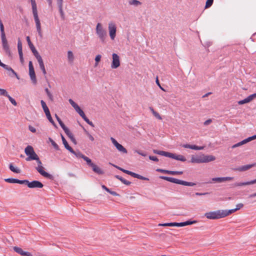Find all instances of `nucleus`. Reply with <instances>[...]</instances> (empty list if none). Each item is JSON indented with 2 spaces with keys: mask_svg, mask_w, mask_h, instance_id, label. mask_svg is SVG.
Here are the masks:
<instances>
[{
  "mask_svg": "<svg viewBox=\"0 0 256 256\" xmlns=\"http://www.w3.org/2000/svg\"><path fill=\"white\" fill-rule=\"evenodd\" d=\"M82 159L85 160L86 163H87V164L88 166H90L92 167L94 164L92 163V160L88 158V157L86 156H84V158H82Z\"/></svg>",
  "mask_w": 256,
  "mask_h": 256,
  "instance_id": "33",
  "label": "nucleus"
},
{
  "mask_svg": "<svg viewBox=\"0 0 256 256\" xmlns=\"http://www.w3.org/2000/svg\"><path fill=\"white\" fill-rule=\"evenodd\" d=\"M84 130L86 134L88 136L90 140L92 142H94V136L86 130L84 129Z\"/></svg>",
  "mask_w": 256,
  "mask_h": 256,
  "instance_id": "41",
  "label": "nucleus"
},
{
  "mask_svg": "<svg viewBox=\"0 0 256 256\" xmlns=\"http://www.w3.org/2000/svg\"><path fill=\"white\" fill-rule=\"evenodd\" d=\"M28 180H20L17 179L16 184H26L28 186Z\"/></svg>",
  "mask_w": 256,
  "mask_h": 256,
  "instance_id": "46",
  "label": "nucleus"
},
{
  "mask_svg": "<svg viewBox=\"0 0 256 256\" xmlns=\"http://www.w3.org/2000/svg\"><path fill=\"white\" fill-rule=\"evenodd\" d=\"M153 152L155 154H159L160 156H164L166 157L170 158L176 160H180L182 162H185L186 160V158L181 154L176 155L174 154L169 152H168L158 150H154Z\"/></svg>",
  "mask_w": 256,
  "mask_h": 256,
  "instance_id": "3",
  "label": "nucleus"
},
{
  "mask_svg": "<svg viewBox=\"0 0 256 256\" xmlns=\"http://www.w3.org/2000/svg\"><path fill=\"white\" fill-rule=\"evenodd\" d=\"M234 179L232 177H220V178H212L211 180L207 182L208 184H212V182H226V180H231Z\"/></svg>",
  "mask_w": 256,
  "mask_h": 256,
  "instance_id": "14",
  "label": "nucleus"
},
{
  "mask_svg": "<svg viewBox=\"0 0 256 256\" xmlns=\"http://www.w3.org/2000/svg\"><path fill=\"white\" fill-rule=\"evenodd\" d=\"M32 52L33 53L34 55L35 56L36 58L37 59L38 62L42 60V58L37 50L34 48V49H32L31 50Z\"/></svg>",
  "mask_w": 256,
  "mask_h": 256,
  "instance_id": "28",
  "label": "nucleus"
},
{
  "mask_svg": "<svg viewBox=\"0 0 256 256\" xmlns=\"http://www.w3.org/2000/svg\"><path fill=\"white\" fill-rule=\"evenodd\" d=\"M28 68H29V74L30 78L31 80H32L33 84H36V79L35 74L34 68L32 65V61H30L28 62Z\"/></svg>",
  "mask_w": 256,
  "mask_h": 256,
  "instance_id": "10",
  "label": "nucleus"
},
{
  "mask_svg": "<svg viewBox=\"0 0 256 256\" xmlns=\"http://www.w3.org/2000/svg\"><path fill=\"white\" fill-rule=\"evenodd\" d=\"M18 53L22 52V43L20 39L18 42Z\"/></svg>",
  "mask_w": 256,
  "mask_h": 256,
  "instance_id": "40",
  "label": "nucleus"
},
{
  "mask_svg": "<svg viewBox=\"0 0 256 256\" xmlns=\"http://www.w3.org/2000/svg\"><path fill=\"white\" fill-rule=\"evenodd\" d=\"M68 102L76 112L81 110L80 107L72 99H69Z\"/></svg>",
  "mask_w": 256,
  "mask_h": 256,
  "instance_id": "24",
  "label": "nucleus"
},
{
  "mask_svg": "<svg viewBox=\"0 0 256 256\" xmlns=\"http://www.w3.org/2000/svg\"><path fill=\"white\" fill-rule=\"evenodd\" d=\"M68 58L69 62H72L74 59L73 53L72 51H68Z\"/></svg>",
  "mask_w": 256,
  "mask_h": 256,
  "instance_id": "37",
  "label": "nucleus"
},
{
  "mask_svg": "<svg viewBox=\"0 0 256 256\" xmlns=\"http://www.w3.org/2000/svg\"><path fill=\"white\" fill-rule=\"evenodd\" d=\"M182 146L186 148H190L194 150H202L204 149V146H198L196 145H191L189 144H184Z\"/></svg>",
  "mask_w": 256,
  "mask_h": 256,
  "instance_id": "20",
  "label": "nucleus"
},
{
  "mask_svg": "<svg viewBox=\"0 0 256 256\" xmlns=\"http://www.w3.org/2000/svg\"><path fill=\"white\" fill-rule=\"evenodd\" d=\"M115 178L120 180L126 186H129L131 184V182L126 180L124 179L122 176L118 175L115 176Z\"/></svg>",
  "mask_w": 256,
  "mask_h": 256,
  "instance_id": "27",
  "label": "nucleus"
},
{
  "mask_svg": "<svg viewBox=\"0 0 256 256\" xmlns=\"http://www.w3.org/2000/svg\"><path fill=\"white\" fill-rule=\"evenodd\" d=\"M18 54L20 56V62L22 64H23L24 62V58H23V54H22V52L18 53Z\"/></svg>",
  "mask_w": 256,
  "mask_h": 256,
  "instance_id": "62",
  "label": "nucleus"
},
{
  "mask_svg": "<svg viewBox=\"0 0 256 256\" xmlns=\"http://www.w3.org/2000/svg\"><path fill=\"white\" fill-rule=\"evenodd\" d=\"M56 116V120H58V122L60 126H61V128H62V130H64V129H65L67 127L63 123V122L62 121V120H60V118L58 116L57 114H56L55 115Z\"/></svg>",
  "mask_w": 256,
  "mask_h": 256,
  "instance_id": "35",
  "label": "nucleus"
},
{
  "mask_svg": "<svg viewBox=\"0 0 256 256\" xmlns=\"http://www.w3.org/2000/svg\"><path fill=\"white\" fill-rule=\"evenodd\" d=\"M77 112L80 115V116L82 118H84V116H86L84 112H83V110L82 109L80 111L78 112Z\"/></svg>",
  "mask_w": 256,
  "mask_h": 256,
  "instance_id": "63",
  "label": "nucleus"
},
{
  "mask_svg": "<svg viewBox=\"0 0 256 256\" xmlns=\"http://www.w3.org/2000/svg\"><path fill=\"white\" fill-rule=\"evenodd\" d=\"M14 252L22 256H32V254L28 252L24 251L22 248L19 247L14 246Z\"/></svg>",
  "mask_w": 256,
  "mask_h": 256,
  "instance_id": "17",
  "label": "nucleus"
},
{
  "mask_svg": "<svg viewBox=\"0 0 256 256\" xmlns=\"http://www.w3.org/2000/svg\"><path fill=\"white\" fill-rule=\"evenodd\" d=\"M183 172L182 171H172L170 170L169 174L172 175H176V174H182Z\"/></svg>",
  "mask_w": 256,
  "mask_h": 256,
  "instance_id": "50",
  "label": "nucleus"
},
{
  "mask_svg": "<svg viewBox=\"0 0 256 256\" xmlns=\"http://www.w3.org/2000/svg\"><path fill=\"white\" fill-rule=\"evenodd\" d=\"M77 112L80 115V116L82 118H84V116H86L84 112H83V110L82 109L80 111L78 112Z\"/></svg>",
  "mask_w": 256,
  "mask_h": 256,
  "instance_id": "64",
  "label": "nucleus"
},
{
  "mask_svg": "<svg viewBox=\"0 0 256 256\" xmlns=\"http://www.w3.org/2000/svg\"><path fill=\"white\" fill-rule=\"evenodd\" d=\"M158 226H172V222H168V223H164V224H158Z\"/></svg>",
  "mask_w": 256,
  "mask_h": 256,
  "instance_id": "56",
  "label": "nucleus"
},
{
  "mask_svg": "<svg viewBox=\"0 0 256 256\" xmlns=\"http://www.w3.org/2000/svg\"><path fill=\"white\" fill-rule=\"evenodd\" d=\"M244 206V204L242 203H240V204H238L236 205V208H235V209L236 210H239L241 208H242Z\"/></svg>",
  "mask_w": 256,
  "mask_h": 256,
  "instance_id": "59",
  "label": "nucleus"
},
{
  "mask_svg": "<svg viewBox=\"0 0 256 256\" xmlns=\"http://www.w3.org/2000/svg\"><path fill=\"white\" fill-rule=\"evenodd\" d=\"M38 64L40 65V68L41 69V70L42 72V73L44 74H46V69H45V68H44V65L42 59L40 60H39V61H38Z\"/></svg>",
  "mask_w": 256,
  "mask_h": 256,
  "instance_id": "31",
  "label": "nucleus"
},
{
  "mask_svg": "<svg viewBox=\"0 0 256 256\" xmlns=\"http://www.w3.org/2000/svg\"><path fill=\"white\" fill-rule=\"evenodd\" d=\"M92 168L94 172H96L98 174H104V171L100 167H98V166H96L95 164H94L92 166Z\"/></svg>",
  "mask_w": 256,
  "mask_h": 256,
  "instance_id": "23",
  "label": "nucleus"
},
{
  "mask_svg": "<svg viewBox=\"0 0 256 256\" xmlns=\"http://www.w3.org/2000/svg\"><path fill=\"white\" fill-rule=\"evenodd\" d=\"M40 103H41L42 106L43 110L46 115L47 118L53 126H56V124L52 118V117L50 115V110H49L48 107L47 106L46 102L43 100H42L40 101Z\"/></svg>",
  "mask_w": 256,
  "mask_h": 256,
  "instance_id": "8",
  "label": "nucleus"
},
{
  "mask_svg": "<svg viewBox=\"0 0 256 256\" xmlns=\"http://www.w3.org/2000/svg\"><path fill=\"white\" fill-rule=\"evenodd\" d=\"M246 140L247 142L252 140H254V139H256V135H254V136H250V137H248V138H246Z\"/></svg>",
  "mask_w": 256,
  "mask_h": 256,
  "instance_id": "58",
  "label": "nucleus"
},
{
  "mask_svg": "<svg viewBox=\"0 0 256 256\" xmlns=\"http://www.w3.org/2000/svg\"><path fill=\"white\" fill-rule=\"evenodd\" d=\"M250 101L248 100V97L242 100H240L238 102V104H246V103H248Z\"/></svg>",
  "mask_w": 256,
  "mask_h": 256,
  "instance_id": "49",
  "label": "nucleus"
},
{
  "mask_svg": "<svg viewBox=\"0 0 256 256\" xmlns=\"http://www.w3.org/2000/svg\"><path fill=\"white\" fill-rule=\"evenodd\" d=\"M8 94V92L6 90L0 88V96H6Z\"/></svg>",
  "mask_w": 256,
  "mask_h": 256,
  "instance_id": "48",
  "label": "nucleus"
},
{
  "mask_svg": "<svg viewBox=\"0 0 256 256\" xmlns=\"http://www.w3.org/2000/svg\"><path fill=\"white\" fill-rule=\"evenodd\" d=\"M236 211V210L235 208L231 209V210H222L224 216V218H225V217L230 215V214Z\"/></svg>",
  "mask_w": 256,
  "mask_h": 256,
  "instance_id": "26",
  "label": "nucleus"
},
{
  "mask_svg": "<svg viewBox=\"0 0 256 256\" xmlns=\"http://www.w3.org/2000/svg\"><path fill=\"white\" fill-rule=\"evenodd\" d=\"M58 8H62L63 6V0H56Z\"/></svg>",
  "mask_w": 256,
  "mask_h": 256,
  "instance_id": "54",
  "label": "nucleus"
},
{
  "mask_svg": "<svg viewBox=\"0 0 256 256\" xmlns=\"http://www.w3.org/2000/svg\"><path fill=\"white\" fill-rule=\"evenodd\" d=\"M44 168L42 166H37L36 168V170L37 171L43 176L48 178L49 179H52V176L50 174L46 172L44 170Z\"/></svg>",
  "mask_w": 256,
  "mask_h": 256,
  "instance_id": "16",
  "label": "nucleus"
},
{
  "mask_svg": "<svg viewBox=\"0 0 256 256\" xmlns=\"http://www.w3.org/2000/svg\"><path fill=\"white\" fill-rule=\"evenodd\" d=\"M30 2L32 4V14L36 23V30L38 32V36L40 38H42V33L41 28L40 22L38 16L36 4L35 0H30Z\"/></svg>",
  "mask_w": 256,
  "mask_h": 256,
  "instance_id": "1",
  "label": "nucleus"
},
{
  "mask_svg": "<svg viewBox=\"0 0 256 256\" xmlns=\"http://www.w3.org/2000/svg\"><path fill=\"white\" fill-rule=\"evenodd\" d=\"M26 154L28 156L26 158V161H30L38 159V156L34 151V148L31 146H28L24 150Z\"/></svg>",
  "mask_w": 256,
  "mask_h": 256,
  "instance_id": "7",
  "label": "nucleus"
},
{
  "mask_svg": "<svg viewBox=\"0 0 256 256\" xmlns=\"http://www.w3.org/2000/svg\"><path fill=\"white\" fill-rule=\"evenodd\" d=\"M110 165H112L113 166L115 167L116 168H118V170L122 171L123 172L125 173V174H130V173L131 172V171H130V170H124L122 168H120L115 164H114L110 162Z\"/></svg>",
  "mask_w": 256,
  "mask_h": 256,
  "instance_id": "29",
  "label": "nucleus"
},
{
  "mask_svg": "<svg viewBox=\"0 0 256 256\" xmlns=\"http://www.w3.org/2000/svg\"><path fill=\"white\" fill-rule=\"evenodd\" d=\"M112 60L111 64L112 68H116L120 66V56L115 53L112 54Z\"/></svg>",
  "mask_w": 256,
  "mask_h": 256,
  "instance_id": "11",
  "label": "nucleus"
},
{
  "mask_svg": "<svg viewBox=\"0 0 256 256\" xmlns=\"http://www.w3.org/2000/svg\"><path fill=\"white\" fill-rule=\"evenodd\" d=\"M66 134L68 136L70 139V140L74 144H76V140L74 138V136L72 133L69 130V129L66 128L64 130Z\"/></svg>",
  "mask_w": 256,
  "mask_h": 256,
  "instance_id": "21",
  "label": "nucleus"
},
{
  "mask_svg": "<svg viewBox=\"0 0 256 256\" xmlns=\"http://www.w3.org/2000/svg\"><path fill=\"white\" fill-rule=\"evenodd\" d=\"M256 183V178L254 180L250 181V182H236L234 184H232V186H246V185H250V184H252Z\"/></svg>",
  "mask_w": 256,
  "mask_h": 256,
  "instance_id": "19",
  "label": "nucleus"
},
{
  "mask_svg": "<svg viewBox=\"0 0 256 256\" xmlns=\"http://www.w3.org/2000/svg\"><path fill=\"white\" fill-rule=\"evenodd\" d=\"M213 2L214 0H207L205 6V8H207L210 7L213 4Z\"/></svg>",
  "mask_w": 256,
  "mask_h": 256,
  "instance_id": "45",
  "label": "nucleus"
},
{
  "mask_svg": "<svg viewBox=\"0 0 256 256\" xmlns=\"http://www.w3.org/2000/svg\"><path fill=\"white\" fill-rule=\"evenodd\" d=\"M50 140L52 143V146H54V148L56 150H58L59 149L58 146L51 138H50Z\"/></svg>",
  "mask_w": 256,
  "mask_h": 256,
  "instance_id": "51",
  "label": "nucleus"
},
{
  "mask_svg": "<svg viewBox=\"0 0 256 256\" xmlns=\"http://www.w3.org/2000/svg\"><path fill=\"white\" fill-rule=\"evenodd\" d=\"M160 178L170 182H172L176 184H182L186 186H192L196 185V184L192 182H188L182 180L176 179L174 178L168 177L166 176H160Z\"/></svg>",
  "mask_w": 256,
  "mask_h": 256,
  "instance_id": "5",
  "label": "nucleus"
},
{
  "mask_svg": "<svg viewBox=\"0 0 256 256\" xmlns=\"http://www.w3.org/2000/svg\"><path fill=\"white\" fill-rule=\"evenodd\" d=\"M101 58H102V56L100 54H98L97 56H96L95 58V61H96L95 66H97L98 65V62L100 60Z\"/></svg>",
  "mask_w": 256,
  "mask_h": 256,
  "instance_id": "47",
  "label": "nucleus"
},
{
  "mask_svg": "<svg viewBox=\"0 0 256 256\" xmlns=\"http://www.w3.org/2000/svg\"><path fill=\"white\" fill-rule=\"evenodd\" d=\"M156 171L162 172V173L168 174H169V172H170V170H165L160 169V168L157 169Z\"/></svg>",
  "mask_w": 256,
  "mask_h": 256,
  "instance_id": "55",
  "label": "nucleus"
},
{
  "mask_svg": "<svg viewBox=\"0 0 256 256\" xmlns=\"http://www.w3.org/2000/svg\"><path fill=\"white\" fill-rule=\"evenodd\" d=\"M196 220H192V221L187 220V221L184 222V226H186L188 225H190V224H196Z\"/></svg>",
  "mask_w": 256,
  "mask_h": 256,
  "instance_id": "52",
  "label": "nucleus"
},
{
  "mask_svg": "<svg viewBox=\"0 0 256 256\" xmlns=\"http://www.w3.org/2000/svg\"><path fill=\"white\" fill-rule=\"evenodd\" d=\"M1 38L3 49L6 52V53L10 56V50L6 36H2Z\"/></svg>",
  "mask_w": 256,
  "mask_h": 256,
  "instance_id": "13",
  "label": "nucleus"
},
{
  "mask_svg": "<svg viewBox=\"0 0 256 256\" xmlns=\"http://www.w3.org/2000/svg\"><path fill=\"white\" fill-rule=\"evenodd\" d=\"M0 36H5V32L4 30V26L2 22L1 19L0 18Z\"/></svg>",
  "mask_w": 256,
  "mask_h": 256,
  "instance_id": "36",
  "label": "nucleus"
},
{
  "mask_svg": "<svg viewBox=\"0 0 256 256\" xmlns=\"http://www.w3.org/2000/svg\"><path fill=\"white\" fill-rule=\"evenodd\" d=\"M137 178H138L140 180H148L149 179L146 177H144L142 176H140V174H138V176H137Z\"/></svg>",
  "mask_w": 256,
  "mask_h": 256,
  "instance_id": "60",
  "label": "nucleus"
},
{
  "mask_svg": "<svg viewBox=\"0 0 256 256\" xmlns=\"http://www.w3.org/2000/svg\"><path fill=\"white\" fill-rule=\"evenodd\" d=\"M62 143L65 147V148L68 150L70 152H73L74 150L68 145L67 141L64 137L63 136H62Z\"/></svg>",
  "mask_w": 256,
  "mask_h": 256,
  "instance_id": "22",
  "label": "nucleus"
},
{
  "mask_svg": "<svg viewBox=\"0 0 256 256\" xmlns=\"http://www.w3.org/2000/svg\"><path fill=\"white\" fill-rule=\"evenodd\" d=\"M108 30L110 39L112 40H114L116 36V24L112 22H110L108 24Z\"/></svg>",
  "mask_w": 256,
  "mask_h": 256,
  "instance_id": "9",
  "label": "nucleus"
},
{
  "mask_svg": "<svg viewBox=\"0 0 256 256\" xmlns=\"http://www.w3.org/2000/svg\"><path fill=\"white\" fill-rule=\"evenodd\" d=\"M215 160V156L212 155H204V154H200V155L192 156L190 162L196 164L206 163L214 161Z\"/></svg>",
  "mask_w": 256,
  "mask_h": 256,
  "instance_id": "2",
  "label": "nucleus"
},
{
  "mask_svg": "<svg viewBox=\"0 0 256 256\" xmlns=\"http://www.w3.org/2000/svg\"><path fill=\"white\" fill-rule=\"evenodd\" d=\"M128 4L130 5L134 6H136L141 5L142 4L141 2L138 0H130L128 2Z\"/></svg>",
  "mask_w": 256,
  "mask_h": 256,
  "instance_id": "32",
  "label": "nucleus"
},
{
  "mask_svg": "<svg viewBox=\"0 0 256 256\" xmlns=\"http://www.w3.org/2000/svg\"><path fill=\"white\" fill-rule=\"evenodd\" d=\"M204 216L209 220H217L224 218L222 210L206 212Z\"/></svg>",
  "mask_w": 256,
  "mask_h": 256,
  "instance_id": "6",
  "label": "nucleus"
},
{
  "mask_svg": "<svg viewBox=\"0 0 256 256\" xmlns=\"http://www.w3.org/2000/svg\"><path fill=\"white\" fill-rule=\"evenodd\" d=\"M5 182L12 183V184H16L17 179L16 178H6L4 180Z\"/></svg>",
  "mask_w": 256,
  "mask_h": 256,
  "instance_id": "42",
  "label": "nucleus"
},
{
  "mask_svg": "<svg viewBox=\"0 0 256 256\" xmlns=\"http://www.w3.org/2000/svg\"><path fill=\"white\" fill-rule=\"evenodd\" d=\"M59 12L60 14V16L62 20L64 19V14L62 10V8H58Z\"/></svg>",
  "mask_w": 256,
  "mask_h": 256,
  "instance_id": "53",
  "label": "nucleus"
},
{
  "mask_svg": "<svg viewBox=\"0 0 256 256\" xmlns=\"http://www.w3.org/2000/svg\"><path fill=\"white\" fill-rule=\"evenodd\" d=\"M149 158L150 160H153V161H154V162H158V159L155 156H149Z\"/></svg>",
  "mask_w": 256,
  "mask_h": 256,
  "instance_id": "61",
  "label": "nucleus"
},
{
  "mask_svg": "<svg viewBox=\"0 0 256 256\" xmlns=\"http://www.w3.org/2000/svg\"><path fill=\"white\" fill-rule=\"evenodd\" d=\"M110 140L116 149L120 152L126 154L127 150L122 144H120L114 138H110Z\"/></svg>",
  "mask_w": 256,
  "mask_h": 256,
  "instance_id": "12",
  "label": "nucleus"
},
{
  "mask_svg": "<svg viewBox=\"0 0 256 256\" xmlns=\"http://www.w3.org/2000/svg\"><path fill=\"white\" fill-rule=\"evenodd\" d=\"M246 143H247V142L246 140V139H244V140H242V141H241V142H238V143H237L236 144H234L232 146V148H237L238 146H242V145H243L244 144H246Z\"/></svg>",
  "mask_w": 256,
  "mask_h": 256,
  "instance_id": "34",
  "label": "nucleus"
},
{
  "mask_svg": "<svg viewBox=\"0 0 256 256\" xmlns=\"http://www.w3.org/2000/svg\"><path fill=\"white\" fill-rule=\"evenodd\" d=\"M6 97L8 98L9 100L11 102V103L12 104H14V106H16L17 103L14 98L10 96L8 94Z\"/></svg>",
  "mask_w": 256,
  "mask_h": 256,
  "instance_id": "43",
  "label": "nucleus"
},
{
  "mask_svg": "<svg viewBox=\"0 0 256 256\" xmlns=\"http://www.w3.org/2000/svg\"><path fill=\"white\" fill-rule=\"evenodd\" d=\"M28 186L30 188H42L44 186L43 184L38 180H33L28 182Z\"/></svg>",
  "mask_w": 256,
  "mask_h": 256,
  "instance_id": "15",
  "label": "nucleus"
},
{
  "mask_svg": "<svg viewBox=\"0 0 256 256\" xmlns=\"http://www.w3.org/2000/svg\"><path fill=\"white\" fill-rule=\"evenodd\" d=\"M6 70L10 72L8 75L10 76H15L18 79H19V77L17 74L14 72V70L10 67L8 66V68L6 69Z\"/></svg>",
  "mask_w": 256,
  "mask_h": 256,
  "instance_id": "25",
  "label": "nucleus"
},
{
  "mask_svg": "<svg viewBox=\"0 0 256 256\" xmlns=\"http://www.w3.org/2000/svg\"><path fill=\"white\" fill-rule=\"evenodd\" d=\"M154 116L158 119L161 120L162 119V118L160 116V114L156 112H155L152 114Z\"/></svg>",
  "mask_w": 256,
  "mask_h": 256,
  "instance_id": "57",
  "label": "nucleus"
},
{
  "mask_svg": "<svg viewBox=\"0 0 256 256\" xmlns=\"http://www.w3.org/2000/svg\"><path fill=\"white\" fill-rule=\"evenodd\" d=\"M256 166V163H254L252 164H246L244 166H240L236 168L235 169V170L239 171V172H244L246 171L250 168Z\"/></svg>",
  "mask_w": 256,
  "mask_h": 256,
  "instance_id": "18",
  "label": "nucleus"
},
{
  "mask_svg": "<svg viewBox=\"0 0 256 256\" xmlns=\"http://www.w3.org/2000/svg\"><path fill=\"white\" fill-rule=\"evenodd\" d=\"M72 154H74L76 158H83L84 156L81 152L80 151L75 152L74 150L73 152H71Z\"/></svg>",
  "mask_w": 256,
  "mask_h": 256,
  "instance_id": "38",
  "label": "nucleus"
},
{
  "mask_svg": "<svg viewBox=\"0 0 256 256\" xmlns=\"http://www.w3.org/2000/svg\"><path fill=\"white\" fill-rule=\"evenodd\" d=\"M26 39L30 50L34 49L35 47L31 42L30 36H26Z\"/></svg>",
  "mask_w": 256,
  "mask_h": 256,
  "instance_id": "39",
  "label": "nucleus"
},
{
  "mask_svg": "<svg viewBox=\"0 0 256 256\" xmlns=\"http://www.w3.org/2000/svg\"><path fill=\"white\" fill-rule=\"evenodd\" d=\"M83 120L89 125L92 126V127H94V126L92 122L90 121L86 116H84V118H82Z\"/></svg>",
  "mask_w": 256,
  "mask_h": 256,
  "instance_id": "44",
  "label": "nucleus"
},
{
  "mask_svg": "<svg viewBox=\"0 0 256 256\" xmlns=\"http://www.w3.org/2000/svg\"><path fill=\"white\" fill-rule=\"evenodd\" d=\"M96 34L102 43H104L107 38V32L102 24L98 22L96 27Z\"/></svg>",
  "mask_w": 256,
  "mask_h": 256,
  "instance_id": "4",
  "label": "nucleus"
},
{
  "mask_svg": "<svg viewBox=\"0 0 256 256\" xmlns=\"http://www.w3.org/2000/svg\"><path fill=\"white\" fill-rule=\"evenodd\" d=\"M9 168L10 170L14 172L16 174H19L20 172V170L18 168L14 166L12 164H10Z\"/></svg>",
  "mask_w": 256,
  "mask_h": 256,
  "instance_id": "30",
  "label": "nucleus"
}]
</instances>
